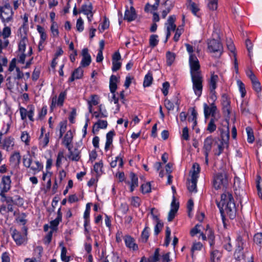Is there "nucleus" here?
Returning a JSON list of instances; mask_svg holds the SVG:
<instances>
[{"label":"nucleus","mask_w":262,"mask_h":262,"mask_svg":"<svg viewBox=\"0 0 262 262\" xmlns=\"http://www.w3.org/2000/svg\"><path fill=\"white\" fill-rule=\"evenodd\" d=\"M28 41V38L26 34L24 36L21 35V39L18 43V51L25 52L26 47V42Z\"/></svg>","instance_id":"obj_26"},{"label":"nucleus","mask_w":262,"mask_h":262,"mask_svg":"<svg viewBox=\"0 0 262 262\" xmlns=\"http://www.w3.org/2000/svg\"><path fill=\"white\" fill-rule=\"evenodd\" d=\"M0 196L2 202H6L7 205L11 204H14V200L12 197L7 196L5 193H0Z\"/></svg>","instance_id":"obj_30"},{"label":"nucleus","mask_w":262,"mask_h":262,"mask_svg":"<svg viewBox=\"0 0 262 262\" xmlns=\"http://www.w3.org/2000/svg\"><path fill=\"white\" fill-rule=\"evenodd\" d=\"M102 262H121V259L119 256L113 253L111 255H108L103 257Z\"/></svg>","instance_id":"obj_22"},{"label":"nucleus","mask_w":262,"mask_h":262,"mask_svg":"<svg viewBox=\"0 0 262 262\" xmlns=\"http://www.w3.org/2000/svg\"><path fill=\"white\" fill-rule=\"evenodd\" d=\"M96 123V124H97V126H98L100 129L106 128L108 125V123H107V122L106 120H103L99 119Z\"/></svg>","instance_id":"obj_63"},{"label":"nucleus","mask_w":262,"mask_h":262,"mask_svg":"<svg viewBox=\"0 0 262 262\" xmlns=\"http://www.w3.org/2000/svg\"><path fill=\"white\" fill-rule=\"evenodd\" d=\"M225 241L227 242V244L224 245V248L228 252L231 251L232 250V246L231 245L230 236H228L226 237L225 238Z\"/></svg>","instance_id":"obj_48"},{"label":"nucleus","mask_w":262,"mask_h":262,"mask_svg":"<svg viewBox=\"0 0 262 262\" xmlns=\"http://www.w3.org/2000/svg\"><path fill=\"white\" fill-rule=\"evenodd\" d=\"M170 234H171V230L169 227H166V231H165V239L164 243V246L165 247H168L169 245L170 242Z\"/></svg>","instance_id":"obj_41"},{"label":"nucleus","mask_w":262,"mask_h":262,"mask_svg":"<svg viewBox=\"0 0 262 262\" xmlns=\"http://www.w3.org/2000/svg\"><path fill=\"white\" fill-rule=\"evenodd\" d=\"M115 135V132L114 130H110L106 135V142L105 144L104 149L107 151L111 145L113 143V138Z\"/></svg>","instance_id":"obj_17"},{"label":"nucleus","mask_w":262,"mask_h":262,"mask_svg":"<svg viewBox=\"0 0 262 262\" xmlns=\"http://www.w3.org/2000/svg\"><path fill=\"white\" fill-rule=\"evenodd\" d=\"M11 33V28L9 27H5L2 32H0V36H2L4 38L9 37Z\"/></svg>","instance_id":"obj_46"},{"label":"nucleus","mask_w":262,"mask_h":262,"mask_svg":"<svg viewBox=\"0 0 262 262\" xmlns=\"http://www.w3.org/2000/svg\"><path fill=\"white\" fill-rule=\"evenodd\" d=\"M195 174H192L191 180L189 182L187 188L190 192H196V183L198 177L195 176Z\"/></svg>","instance_id":"obj_19"},{"label":"nucleus","mask_w":262,"mask_h":262,"mask_svg":"<svg viewBox=\"0 0 262 262\" xmlns=\"http://www.w3.org/2000/svg\"><path fill=\"white\" fill-rule=\"evenodd\" d=\"M190 3L189 5V9L191 11L192 13L195 15H196L197 12L199 11V9L195 3L192 2L190 1Z\"/></svg>","instance_id":"obj_54"},{"label":"nucleus","mask_w":262,"mask_h":262,"mask_svg":"<svg viewBox=\"0 0 262 262\" xmlns=\"http://www.w3.org/2000/svg\"><path fill=\"white\" fill-rule=\"evenodd\" d=\"M130 181H125V183L130 185V191L133 192L135 188L138 186V178L137 176L134 172H131L129 174Z\"/></svg>","instance_id":"obj_15"},{"label":"nucleus","mask_w":262,"mask_h":262,"mask_svg":"<svg viewBox=\"0 0 262 262\" xmlns=\"http://www.w3.org/2000/svg\"><path fill=\"white\" fill-rule=\"evenodd\" d=\"M203 106L205 119L208 118L210 115L211 118H215V112L217 110V107L214 102L212 103L210 106L207 103H204Z\"/></svg>","instance_id":"obj_8"},{"label":"nucleus","mask_w":262,"mask_h":262,"mask_svg":"<svg viewBox=\"0 0 262 262\" xmlns=\"http://www.w3.org/2000/svg\"><path fill=\"white\" fill-rule=\"evenodd\" d=\"M152 81V74L151 72L149 71L144 77L143 83V86L144 88L149 86L151 84Z\"/></svg>","instance_id":"obj_27"},{"label":"nucleus","mask_w":262,"mask_h":262,"mask_svg":"<svg viewBox=\"0 0 262 262\" xmlns=\"http://www.w3.org/2000/svg\"><path fill=\"white\" fill-rule=\"evenodd\" d=\"M131 204L134 207L138 208L140 205V199L138 196H133L132 198Z\"/></svg>","instance_id":"obj_61"},{"label":"nucleus","mask_w":262,"mask_h":262,"mask_svg":"<svg viewBox=\"0 0 262 262\" xmlns=\"http://www.w3.org/2000/svg\"><path fill=\"white\" fill-rule=\"evenodd\" d=\"M208 8L211 10H215L217 8V0H208Z\"/></svg>","instance_id":"obj_52"},{"label":"nucleus","mask_w":262,"mask_h":262,"mask_svg":"<svg viewBox=\"0 0 262 262\" xmlns=\"http://www.w3.org/2000/svg\"><path fill=\"white\" fill-rule=\"evenodd\" d=\"M215 202L219 208L224 226L225 227V216L224 215V207L225 206V210L231 220L234 219L236 215V208L232 194L229 192H225L221 194V202L216 200Z\"/></svg>","instance_id":"obj_2"},{"label":"nucleus","mask_w":262,"mask_h":262,"mask_svg":"<svg viewBox=\"0 0 262 262\" xmlns=\"http://www.w3.org/2000/svg\"><path fill=\"white\" fill-rule=\"evenodd\" d=\"M208 48L211 52L216 54V56L220 57L223 52V48L219 39H212L208 41Z\"/></svg>","instance_id":"obj_5"},{"label":"nucleus","mask_w":262,"mask_h":262,"mask_svg":"<svg viewBox=\"0 0 262 262\" xmlns=\"http://www.w3.org/2000/svg\"><path fill=\"white\" fill-rule=\"evenodd\" d=\"M221 132V140L220 142H223L226 144L227 146H228V141L229 139V128L227 127L226 130H224L223 128L220 129Z\"/></svg>","instance_id":"obj_21"},{"label":"nucleus","mask_w":262,"mask_h":262,"mask_svg":"<svg viewBox=\"0 0 262 262\" xmlns=\"http://www.w3.org/2000/svg\"><path fill=\"white\" fill-rule=\"evenodd\" d=\"M66 96V92H61L58 96V100H57V105L59 106H62L63 104L64 100L65 99Z\"/></svg>","instance_id":"obj_56"},{"label":"nucleus","mask_w":262,"mask_h":262,"mask_svg":"<svg viewBox=\"0 0 262 262\" xmlns=\"http://www.w3.org/2000/svg\"><path fill=\"white\" fill-rule=\"evenodd\" d=\"M3 7V9H5V10H8V13H11V15L10 16H7L5 19L6 22L8 23L12 19V16L14 12L12 10V7L9 3H6Z\"/></svg>","instance_id":"obj_35"},{"label":"nucleus","mask_w":262,"mask_h":262,"mask_svg":"<svg viewBox=\"0 0 262 262\" xmlns=\"http://www.w3.org/2000/svg\"><path fill=\"white\" fill-rule=\"evenodd\" d=\"M248 138L247 141L250 143H252L254 141V136L253 135V129L250 127H247L246 128Z\"/></svg>","instance_id":"obj_39"},{"label":"nucleus","mask_w":262,"mask_h":262,"mask_svg":"<svg viewBox=\"0 0 262 262\" xmlns=\"http://www.w3.org/2000/svg\"><path fill=\"white\" fill-rule=\"evenodd\" d=\"M11 13H8V10H3V7L0 6V18L2 19L3 23L6 22L5 20L7 16H10Z\"/></svg>","instance_id":"obj_44"},{"label":"nucleus","mask_w":262,"mask_h":262,"mask_svg":"<svg viewBox=\"0 0 262 262\" xmlns=\"http://www.w3.org/2000/svg\"><path fill=\"white\" fill-rule=\"evenodd\" d=\"M252 84V87L253 90L257 93H259L261 91V87L260 83L258 80L257 78L251 81Z\"/></svg>","instance_id":"obj_36"},{"label":"nucleus","mask_w":262,"mask_h":262,"mask_svg":"<svg viewBox=\"0 0 262 262\" xmlns=\"http://www.w3.org/2000/svg\"><path fill=\"white\" fill-rule=\"evenodd\" d=\"M109 26L110 21L108 18L104 16L102 23L100 25L99 30L101 32H103L105 30L108 28Z\"/></svg>","instance_id":"obj_37"},{"label":"nucleus","mask_w":262,"mask_h":262,"mask_svg":"<svg viewBox=\"0 0 262 262\" xmlns=\"http://www.w3.org/2000/svg\"><path fill=\"white\" fill-rule=\"evenodd\" d=\"M32 163V159L31 158H27L25 157L23 158L24 165L27 168H29L30 170H32L33 174H36L43 168V165L40 162L38 161H35L34 163L35 165L31 166Z\"/></svg>","instance_id":"obj_6"},{"label":"nucleus","mask_w":262,"mask_h":262,"mask_svg":"<svg viewBox=\"0 0 262 262\" xmlns=\"http://www.w3.org/2000/svg\"><path fill=\"white\" fill-rule=\"evenodd\" d=\"M28 108L29 110L28 111L27 117L30 121H34V120L33 118V115L34 112V108L32 105H31L28 106Z\"/></svg>","instance_id":"obj_57"},{"label":"nucleus","mask_w":262,"mask_h":262,"mask_svg":"<svg viewBox=\"0 0 262 262\" xmlns=\"http://www.w3.org/2000/svg\"><path fill=\"white\" fill-rule=\"evenodd\" d=\"M137 18V14L136 10L133 6L130 7V10L126 9L124 13V19L127 20V21L130 22L136 19Z\"/></svg>","instance_id":"obj_13"},{"label":"nucleus","mask_w":262,"mask_h":262,"mask_svg":"<svg viewBox=\"0 0 262 262\" xmlns=\"http://www.w3.org/2000/svg\"><path fill=\"white\" fill-rule=\"evenodd\" d=\"M93 115L96 118H106L107 117V113L105 109L102 112H94Z\"/></svg>","instance_id":"obj_50"},{"label":"nucleus","mask_w":262,"mask_h":262,"mask_svg":"<svg viewBox=\"0 0 262 262\" xmlns=\"http://www.w3.org/2000/svg\"><path fill=\"white\" fill-rule=\"evenodd\" d=\"M189 64L192 89L195 94L199 97L202 93L203 77L200 71L199 61L195 55H190Z\"/></svg>","instance_id":"obj_1"},{"label":"nucleus","mask_w":262,"mask_h":262,"mask_svg":"<svg viewBox=\"0 0 262 262\" xmlns=\"http://www.w3.org/2000/svg\"><path fill=\"white\" fill-rule=\"evenodd\" d=\"M216 120L217 119L215 118H211L210 120L207 128V130H208L209 133H212L216 130V126L215 124V120Z\"/></svg>","instance_id":"obj_33"},{"label":"nucleus","mask_w":262,"mask_h":262,"mask_svg":"<svg viewBox=\"0 0 262 262\" xmlns=\"http://www.w3.org/2000/svg\"><path fill=\"white\" fill-rule=\"evenodd\" d=\"M49 138H50V133L48 132L45 134V136H39V145L42 146V147H46L49 142Z\"/></svg>","instance_id":"obj_28"},{"label":"nucleus","mask_w":262,"mask_h":262,"mask_svg":"<svg viewBox=\"0 0 262 262\" xmlns=\"http://www.w3.org/2000/svg\"><path fill=\"white\" fill-rule=\"evenodd\" d=\"M73 135L71 130H69L63 138V144L66 146L69 150H71L70 144L72 141Z\"/></svg>","instance_id":"obj_20"},{"label":"nucleus","mask_w":262,"mask_h":262,"mask_svg":"<svg viewBox=\"0 0 262 262\" xmlns=\"http://www.w3.org/2000/svg\"><path fill=\"white\" fill-rule=\"evenodd\" d=\"M14 146V139L11 136H9L6 137L2 141L1 144H0V148L9 151L13 149Z\"/></svg>","instance_id":"obj_9"},{"label":"nucleus","mask_w":262,"mask_h":262,"mask_svg":"<svg viewBox=\"0 0 262 262\" xmlns=\"http://www.w3.org/2000/svg\"><path fill=\"white\" fill-rule=\"evenodd\" d=\"M248 102L242 103L241 105V111L242 114L247 116L250 114L249 108H248Z\"/></svg>","instance_id":"obj_49"},{"label":"nucleus","mask_w":262,"mask_h":262,"mask_svg":"<svg viewBox=\"0 0 262 262\" xmlns=\"http://www.w3.org/2000/svg\"><path fill=\"white\" fill-rule=\"evenodd\" d=\"M118 81V78L116 76L112 75L110 78L109 88L110 92L114 94L115 93L117 89V82Z\"/></svg>","instance_id":"obj_18"},{"label":"nucleus","mask_w":262,"mask_h":262,"mask_svg":"<svg viewBox=\"0 0 262 262\" xmlns=\"http://www.w3.org/2000/svg\"><path fill=\"white\" fill-rule=\"evenodd\" d=\"M125 246L130 250L137 251L139 249L138 245L135 243V239L130 235H126L124 237Z\"/></svg>","instance_id":"obj_12"},{"label":"nucleus","mask_w":262,"mask_h":262,"mask_svg":"<svg viewBox=\"0 0 262 262\" xmlns=\"http://www.w3.org/2000/svg\"><path fill=\"white\" fill-rule=\"evenodd\" d=\"M219 80V77L214 73L212 74L210 79L209 81V91L211 94H214L216 93L215 89L217 88V82Z\"/></svg>","instance_id":"obj_14"},{"label":"nucleus","mask_w":262,"mask_h":262,"mask_svg":"<svg viewBox=\"0 0 262 262\" xmlns=\"http://www.w3.org/2000/svg\"><path fill=\"white\" fill-rule=\"evenodd\" d=\"M244 241L241 235H238L236 239L235 249L234 252V257L237 261L244 259L245 255L244 253Z\"/></svg>","instance_id":"obj_3"},{"label":"nucleus","mask_w":262,"mask_h":262,"mask_svg":"<svg viewBox=\"0 0 262 262\" xmlns=\"http://www.w3.org/2000/svg\"><path fill=\"white\" fill-rule=\"evenodd\" d=\"M141 191L143 194L149 193L151 192V185L150 182H147L143 184L141 186Z\"/></svg>","instance_id":"obj_40"},{"label":"nucleus","mask_w":262,"mask_h":262,"mask_svg":"<svg viewBox=\"0 0 262 262\" xmlns=\"http://www.w3.org/2000/svg\"><path fill=\"white\" fill-rule=\"evenodd\" d=\"M237 83L239 88V91L241 93V97L244 98L246 94V91L244 83L241 80L237 81Z\"/></svg>","instance_id":"obj_43"},{"label":"nucleus","mask_w":262,"mask_h":262,"mask_svg":"<svg viewBox=\"0 0 262 262\" xmlns=\"http://www.w3.org/2000/svg\"><path fill=\"white\" fill-rule=\"evenodd\" d=\"M62 220L60 219H57V218H56L55 220L51 221L50 223V228L51 230L54 232V231H57V226H58L59 223L61 222Z\"/></svg>","instance_id":"obj_42"},{"label":"nucleus","mask_w":262,"mask_h":262,"mask_svg":"<svg viewBox=\"0 0 262 262\" xmlns=\"http://www.w3.org/2000/svg\"><path fill=\"white\" fill-rule=\"evenodd\" d=\"M10 230L12 231V237L17 245H21L26 240L25 236L16 229L10 228Z\"/></svg>","instance_id":"obj_10"},{"label":"nucleus","mask_w":262,"mask_h":262,"mask_svg":"<svg viewBox=\"0 0 262 262\" xmlns=\"http://www.w3.org/2000/svg\"><path fill=\"white\" fill-rule=\"evenodd\" d=\"M21 156L18 151L15 152L10 158V161L16 164H19L20 162Z\"/></svg>","instance_id":"obj_32"},{"label":"nucleus","mask_w":262,"mask_h":262,"mask_svg":"<svg viewBox=\"0 0 262 262\" xmlns=\"http://www.w3.org/2000/svg\"><path fill=\"white\" fill-rule=\"evenodd\" d=\"M163 88L162 89V92L163 95L166 96L167 95L168 93V90L170 86L169 83L167 81L164 82L163 84Z\"/></svg>","instance_id":"obj_62"},{"label":"nucleus","mask_w":262,"mask_h":262,"mask_svg":"<svg viewBox=\"0 0 262 262\" xmlns=\"http://www.w3.org/2000/svg\"><path fill=\"white\" fill-rule=\"evenodd\" d=\"M221 101L223 107H228V106H230V101L227 94H222Z\"/></svg>","instance_id":"obj_38"},{"label":"nucleus","mask_w":262,"mask_h":262,"mask_svg":"<svg viewBox=\"0 0 262 262\" xmlns=\"http://www.w3.org/2000/svg\"><path fill=\"white\" fill-rule=\"evenodd\" d=\"M206 234L207 235V238L208 239H215V236L214 232L210 228L208 225L206 227Z\"/></svg>","instance_id":"obj_60"},{"label":"nucleus","mask_w":262,"mask_h":262,"mask_svg":"<svg viewBox=\"0 0 262 262\" xmlns=\"http://www.w3.org/2000/svg\"><path fill=\"white\" fill-rule=\"evenodd\" d=\"M182 138L186 141H188L189 139L188 128L187 126L183 128Z\"/></svg>","instance_id":"obj_64"},{"label":"nucleus","mask_w":262,"mask_h":262,"mask_svg":"<svg viewBox=\"0 0 262 262\" xmlns=\"http://www.w3.org/2000/svg\"><path fill=\"white\" fill-rule=\"evenodd\" d=\"M76 29L79 32L83 31V30H84L83 21L81 17H79L77 20Z\"/></svg>","instance_id":"obj_58"},{"label":"nucleus","mask_w":262,"mask_h":262,"mask_svg":"<svg viewBox=\"0 0 262 262\" xmlns=\"http://www.w3.org/2000/svg\"><path fill=\"white\" fill-rule=\"evenodd\" d=\"M166 57L167 65L170 66L174 61L176 55L170 51H167L166 54Z\"/></svg>","instance_id":"obj_31"},{"label":"nucleus","mask_w":262,"mask_h":262,"mask_svg":"<svg viewBox=\"0 0 262 262\" xmlns=\"http://www.w3.org/2000/svg\"><path fill=\"white\" fill-rule=\"evenodd\" d=\"M81 55L82 58L80 62V67L84 68L89 66L91 63L92 58L90 54L89 53L88 48H85L82 50Z\"/></svg>","instance_id":"obj_11"},{"label":"nucleus","mask_w":262,"mask_h":262,"mask_svg":"<svg viewBox=\"0 0 262 262\" xmlns=\"http://www.w3.org/2000/svg\"><path fill=\"white\" fill-rule=\"evenodd\" d=\"M103 167V162L100 161L99 162L96 163L94 165V170L97 174H99L101 172V169Z\"/></svg>","instance_id":"obj_53"},{"label":"nucleus","mask_w":262,"mask_h":262,"mask_svg":"<svg viewBox=\"0 0 262 262\" xmlns=\"http://www.w3.org/2000/svg\"><path fill=\"white\" fill-rule=\"evenodd\" d=\"M11 176H3L0 184V193H6L11 188Z\"/></svg>","instance_id":"obj_7"},{"label":"nucleus","mask_w":262,"mask_h":262,"mask_svg":"<svg viewBox=\"0 0 262 262\" xmlns=\"http://www.w3.org/2000/svg\"><path fill=\"white\" fill-rule=\"evenodd\" d=\"M224 145H226L225 143L220 142L217 144V149L214 150V155L219 156L223 152Z\"/></svg>","instance_id":"obj_47"},{"label":"nucleus","mask_w":262,"mask_h":262,"mask_svg":"<svg viewBox=\"0 0 262 262\" xmlns=\"http://www.w3.org/2000/svg\"><path fill=\"white\" fill-rule=\"evenodd\" d=\"M228 183L227 176L225 173L218 172L214 176L213 185L215 189H219L222 186L226 187Z\"/></svg>","instance_id":"obj_4"},{"label":"nucleus","mask_w":262,"mask_h":262,"mask_svg":"<svg viewBox=\"0 0 262 262\" xmlns=\"http://www.w3.org/2000/svg\"><path fill=\"white\" fill-rule=\"evenodd\" d=\"M222 256V253L217 250H214L211 252L210 262H219Z\"/></svg>","instance_id":"obj_25"},{"label":"nucleus","mask_w":262,"mask_h":262,"mask_svg":"<svg viewBox=\"0 0 262 262\" xmlns=\"http://www.w3.org/2000/svg\"><path fill=\"white\" fill-rule=\"evenodd\" d=\"M93 5L91 3H89V5L83 4L82 5L81 9L79 10V13H83L86 15H89L92 12Z\"/></svg>","instance_id":"obj_23"},{"label":"nucleus","mask_w":262,"mask_h":262,"mask_svg":"<svg viewBox=\"0 0 262 262\" xmlns=\"http://www.w3.org/2000/svg\"><path fill=\"white\" fill-rule=\"evenodd\" d=\"M149 228L148 227L147 224H146V226L142 231L141 235V239L144 243H146L148 239L149 236Z\"/></svg>","instance_id":"obj_29"},{"label":"nucleus","mask_w":262,"mask_h":262,"mask_svg":"<svg viewBox=\"0 0 262 262\" xmlns=\"http://www.w3.org/2000/svg\"><path fill=\"white\" fill-rule=\"evenodd\" d=\"M253 241L254 243L260 246L262 243V233L258 232L256 233L254 236Z\"/></svg>","instance_id":"obj_51"},{"label":"nucleus","mask_w":262,"mask_h":262,"mask_svg":"<svg viewBox=\"0 0 262 262\" xmlns=\"http://www.w3.org/2000/svg\"><path fill=\"white\" fill-rule=\"evenodd\" d=\"M214 139L211 136L207 137L204 140L203 150L204 154H209L212 148Z\"/></svg>","instance_id":"obj_16"},{"label":"nucleus","mask_w":262,"mask_h":262,"mask_svg":"<svg viewBox=\"0 0 262 262\" xmlns=\"http://www.w3.org/2000/svg\"><path fill=\"white\" fill-rule=\"evenodd\" d=\"M163 227V223L161 222L157 223L154 228V234L156 235H158L159 233L162 230Z\"/></svg>","instance_id":"obj_59"},{"label":"nucleus","mask_w":262,"mask_h":262,"mask_svg":"<svg viewBox=\"0 0 262 262\" xmlns=\"http://www.w3.org/2000/svg\"><path fill=\"white\" fill-rule=\"evenodd\" d=\"M72 73L76 79H81L83 75V70L81 67L76 69Z\"/></svg>","instance_id":"obj_45"},{"label":"nucleus","mask_w":262,"mask_h":262,"mask_svg":"<svg viewBox=\"0 0 262 262\" xmlns=\"http://www.w3.org/2000/svg\"><path fill=\"white\" fill-rule=\"evenodd\" d=\"M158 38V36L156 34H152L150 36L149 42L150 47L152 48H155L158 44L159 40Z\"/></svg>","instance_id":"obj_34"},{"label":"nucleus","mask_w":262,"mask_h":262,"mask_svg":"<svg viewBox=\"0 0 262 262\" xmlns=\"http://www.w3.org/2000/svg\"><path fill=\"white\" fill-rule=\"evenodd\" d=\"M174 5V2H171V4H169V7H168L165 10H164L162 12V17L163 18H165L167 15L170 12L171 9L173 8Z\"/></svg>","instance_id":"obj_55"},{"label":"nucleus","mask_w":262,"mask_h":262,"mask_svg":"<svg viewBox=\"0 0 262 262\" xmlns=\"http://www.w3.org/2000/svg\"><path fill=\"white\" fill-rule=\"evenodd\" d=\"M71 148H72L71 147ZM69 151L70 152V156H69L70 159L74 161H78L79 160L80 158V151L78 150V148H74L73 151H72L71 149Z\"/></svg>","instance_id":"obj_24"}]
</instances>
